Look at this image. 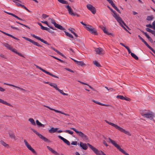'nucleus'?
<instances>
[{"label": "nucleus", "instance_id": "nucleus-54", "mask_svg": "<svg viewBox=\"0 0 155 155\" xmlns=\"http://www.w3.org/2000/svg\"><path fill=\"white\" fill-rule=\"evenodd\" d=\"M13 52H14V53H16V54H18L19 56H20L23 57V55L21 53H19L17 51H15V49H14V51Z\"/></svg>", "mask_w": 155, "mask_h": 155}, {"label": "nucleus", "instance_id": "nucleus-5", "mask_svg": "<svg viewBox=\"0 0 155 155\" xmlns=\"http://www.w3.org/2000/svg\"><path fill=\"white\" fill-rule=\"evenodd\" d=\"M31 130L36 135H37L42 140H43L44 141L47 142H50V141L48 139L44 137L41 134H40L37 131L35 130L34 129L32 128L31 129Z\"/></svg>", "mask_w": 155, "mask_h": 155}, {"label": "nucleus", "instance_id": "nucleus-33", "mask_svg": "<svg viewBox=\"0 0 155 155\" xmlns=\"http://www.w3.org/2000/svg\"><path fill=\"white\" fill-rule=\"evenodd\" d=\"M57 90L61 94L63 95L66 96H68V94L64 93L62 90L59 89L58 88L57 89Z\"/></svg>", "mask_w": 155, "mask_h": 155}, {"label": "nucleus", "instance_id": "nucleus-50", "mask_svg": "<svg viewBox=\"0 0 155 155\" xmlns=\"http://www.w3.org/2000/svg\"><path fill=\"white\" fill-rule=\"evenodd\" d=\"M42 17L44 19H45L48 17V16L46 14H43L42 15Z\"/></svg>", "mask_w": 155, "mask_h": 155}, {"label": "nucleus", "instance_id": "nucleus-61", "mask_svg": "<svg viewBox=\"0 0 155 155\" xmlns=\"http://www.w3.org/2000/svg\"><path fill=\"white\" fill-rule=\"evenodd\" d=\"M152 26L153 27V29L155 30V21L153 22Z\"/></svg>", "mask_w": 155, "mask_h": 155}, {"label": "nucleus", "instance_id": "nucleus-18", "mask_svg": "<svg viewBox=\"0 0 155 155\" xmlns=\"http://www.w3.org/2000/svg\"><path fill=\"white\" fill-rule=\"evenodd\" d=\"M3 45L6 47L8 49L12 51H14V49L10 45L6 43H4L3 44Z\"/></svg>", "mask_w": 155, "mask_h": 155}, {"label": "nucleus", "instance_id": "nucleus-55", "mask_svg": "<svg viewBox=\"0 0 155 155\" xmlns=\"http://www.w3.org/2000/svg\"><path fill=\"white\" fill-rule=\"evenodd\" d=\"M68 30L70 31L72 34H73V33H74V31H75V30L74 28H69L68 29Z\"/></svg>", "mask_w": 155, "mask_h": 155}, {"label": "nucleus", "instance_id": "nucleus-59", "mask_svg": "<svg viewBox=\"0 0 155 155\" xmlns=\"http://www.w3.org/2000/svg\"><path fill=\"white\" fill-rule=\"evenodd\" d=\"M146 26L147 27L153 28V27L152 25L150 24L147 25Z\"/></svg>", "mask_w": 155, "mask_h": 155}, {"label": "nucleus", "instance_id": "nucleus-56", "mask_svg": "<svg viewBox=\"0 0 155 155\" xmlns=\"http://www.w3.org/2000/svg\"><path fill=\"white\" fill-rule=\"evenodd\" d=\"M52 86L54 88H55V89L56 90L58 88V87H57V84L55 83H54L52 85Z\"/></svg>", "mask_w": 155, "mask_h": 155}, {"label": "nucleus", "instance_id": "nucleus-15", "mask_svg": "<svg viewBox=\"0 0 155 155\" xmlns=\"http://www.w3.org/2000/svg\"><path fill=\"white\" fill-rule=\"evenodd\" d=\"M154 116V114L153 113L148 111L147 114L144 117L149 118L150 120H152Z\"/></svg>", "mask_w": 155, "mask_h": 155}, {"label": "nucleus", "instance_id": "nucleus-57", "mask_svg": "<svg viewBox=\"0 0 155 155\" xmlns=\"http://www.w3.org/2000/svg\"><path fill=\"white\" fill-rule=\"evenodd\" d=\"M77 144V142L76 141H72L71 143V144L74 145H76Z\"/></svg>", "mask_w": 155, "mask_h": 155}, {"label": "nucleus", "instance_id": "nucleus-20", "mask_svg": "<svg viewBox=\"0 0 155 155\" xmlns=\"http://www.w3.org/2000/svg\"><path fill=\"white\" fill-rule=\"evenodd\" d=\"M120 24V25L121 26V27L130 33L129 31L124 26L123 24L125 26H126L128 29H129V28L126 25L125 23L124 22V21L122 20V22H118Z\"/></svg>", "mask_w": 155, "mask_h": 155}, {"label": "nucleus", "instance_id": "nucleus-10", "mask_svg": "<svg viewBox=\"0 0 155 155\" xmlns=\"http://www.w3.org/2000/svg\"><path fill=\"white\" fill-rule=\"evenodd\" d=\"M87 8L93 14H95L96 12L95 8L90 4H87Z\"/></svg>", "mask_w": 155, "mask_h": 155}, {"label": "nucleus", "instance_id": "nucleus-43", "mask_svg": "<svg viewBox=\"0 0 155 155\" xmlns=\"http://www.w3.org/2000/svg\"><path fill=\"white\" fill-rule=\"evenodd\" d=\"M153 18V17L152 16H149L147 17V20L148 21H150L152 20Z\"/></svg>", "mask_w": 155, "mask_h": 155}, {"label": "nucleus", "instance_id": "nucleus-21", "mask_svg": "<svg viewBox=\"0 0 155 155\" xmlns=\"http://www.w3.org/2000/svg\"><path fill=\"white\" fill-rule=\"evenodd\" d=\"M11 139H13L15 140H17V138L15 135V133L13 132H9L8 133Z\"/></svg>", "mask_w": 155, "mask_h": 155}, {"label": "nucleus", "instance_id": "nucleus-63", "mask_svg": "<svg viewBox=\"0 0 155 155\" xmlns=\"http://www.w3.org/2000/svg\"><path fill=\"white\" fill-rule=\"evenodd\" d=\"M50 48L53 49L54 51H55L57 53V52L58 51L56 49L52 47H50Z\"/></svg>", "mask_w": 155, "mask_h": 155}, {"label": "nucleus", "instance_id": "nucleus-52", "mask_svg": "<svg viewBox=\"0 0 155 155\" xmlns=\"http://www.w3.org/2000/svg\"><path fill=\"white\" fill-rule=\"evenodd\" d=\"M22 7L24 8V9H25L27 11H28L29 12H30V11H29V10H28L26 7L24 5H21V6Z\"/></svg>", "mask_w": 155, "mask_h": 155}, {"label": "nucleus", "instance_id": "nucleus-22", "mask_svg": "<svg viewBox=\"0 0 155 155\" xmlns=\"http://www.w3.org/2000/svg\"><path fill=\"white\" fill-rule=\"evenodd\" d=\"M141 31L145 35V36L147 37V38L148 39V40L152 42L153 41L149 36L147 34V33L146 32H145L143 31Z\"/></svg>", "mask_w": 155, "mask_h": 155}, {"label": "nucleus", "instance_id": "nucleus-7", "mask_svg": "<svg viewBox=\"0 0 155 155\" xmlns=\"http://www.w3.org/2000/svg\"><path fill=\"white\" fill-rule=\"evenodd\" d=\"M36 67V68H37L40 70H41V71H42L43 72H44L46 74H48V75H49L53 77H54V78H58V77L57 76H56V75H54V74L50 73L49 72L46 71L45 70L42 69V68H41V67H39V66L37 65H35Z\"/></svg>", "mask_w": 155, "mask_h": 155}, {"label": "nucleus", "instance_id": "nucleus-26", "mask_svg": "<svg viewBox=\"0 0 155 155\" xmlns=\"http://www.w3.org/2000/svg\"><path fill=\"white\" fill-rule=\"evenodd\" d=\"M0 103L10 107L12 106V105L11 104L1 99H0Z\"/></svg>", "mask_w": 155, "mask_h": 155}, {"label": "nucleus", "instance_id": "nucleus-8", "mask_svg": "<svg viewBox=\"0 0 155 155\" xmlns=\"http://www.w3.org/2000/svg\"><path fill=\"white\" fill-rule=\"evenodd\" d=\"M112 12H113V13L112 14V15L117 20V21L118 22H122V19L120 17L119 15L117 14L116 12L114 10H113V11H112Z\"/></svg>", "mask_w": 155, "mask_h": 155}, {"label": "nucleus", "instance_id": "nucleus-60", "mask_svg": "<svg viewBox=\"0 0 155 155\" xmlns=\"http://www.w3.org/2000/svg\"><path fill=\"white\" fill-rule=\"evenodd\" d=\"M65 70L70 71V72H74V71H72V70L70 69H69L68 68H65Z\"/></svg>", "mask_w": 155, "mask_h": 155}, {"label": "nucleus", "instance_id": "nucleus-46", "mask_svg": "<svg viewBox=\"0 0 155 155\" xmlns=\"http://www.w3.org/2000/svg\"><path fill=\"white\" fill-rule=\"evenodd\" d=\"M44 107H47V108H48V109H49L50 110L54 111L56 112V111L57 110H55V109H54L51 108L50 107H49V106H46V105H44Z\"/></svg>", "mask_w": 155, "mask_h": 155}, {"label": "nucleus", "instance_id": "nucleus-24", "mask_svg": "<svg viewBox=\"0 0 155 155\" xmlns=\"http://www.w3.org/2000/svg\"><path fill=\"white\" fill-rule=\"evenodd\" d=\"M91 101H92L97 104H98L99 105H101V106H108V105H107V104H102V103H101L100 102H99L98 101H96L95 100H91Z\"/></svg>", "mask_w": 155, "mask_h": 155}, {"label": "nucleus", "instance_id": "nucleus-17", "mask_svg": "<svg viewBox=\"0 0 155 155\" xmlns=\"http://www.w3.org/2000/svg\"><path fill=\"white\" fill-rule=\"evenodd\" d=\"M79 145L84 150H86L88 148V147L87 146V145H88L87 143L86 144L81 142H80Z\"/></svg>", "mask_w": 155, "mask_h": 155}, {"label": "nucleus", "instance_id": "nucleus-64", "mask_svg": "<svg viewBox=\"0 0 155 155\" xmlns=\"http://www.w3.org/2000/svg\"><path fill=\"white\" fill-rule=\"evenodd\" d=\"M0 56L3 58H5V59L6 58L5 56L3 54H0Z\"/></svg>", "mask_w": 155, "mask_h": 155}, {"label": "nucleus", "instance_id": "nucleus-41", "mask_svg": "<svg viewBox=\"0 0 155 155\" xmlns=\"http://www.w3.org/2000/svg\"><path fill=\"white\" fill-rule=\"evenodd\" d=\"M13 2H14V3H15L16 5L18 6H21V4H20L19 2H18L16 0H15V1H13ZM20 3H21V2Z\"/></svg>", "mask_w": 155, "mask_h": 155}, {"label": "nucleus", "instance_id": "nucleus-23", "mask_svg": "<svg viewBox=\"0 0 155 155\" xmlns=\"http://www.w3.org/2000/svg\"><path fill=\"white\" fill-rule=\"evenodd\" d=\"M4 84H5V85H6L10 86H12V87H16V88H18L19 89H20V90H21L22 91H25V90L24 89H23L22 88H21V87H18V86H17L13 85H12V84H7V83H4Z\"/></svg>", "mask_w": 155, "mask_h": 155}, {"label": "nucleus", "instance_id": "nucleus-6", "mask_svg": "<svg viewBox=\"0 0 155 155\" xmlns=\"http://www.w3.org/2000/svg\"><path fill=\"white\" fill-rule=\"evenodd\" d=\"M84 27L87 31H89L91 34H93L95 35H97L96 31L95 29L94 28L91 26L87 25Z\"/></svg>", "mask_w": 155, "mask_h": 155}, {"label": "nucleus", "instance_id": "nucleus-58", "mask_svg": "<svg viewBox=\"0 0 155 155\" xmlns=\"http://www.w3.org/2000/svg\"><path fill=\"white\" fill-rule=\"evenodd\" d=\"M110 5H112V6L114 8L116 7V6L115 5V4L112 1L111 3H110Z\"/></svg>", "mask_w": 155, "mask_h": 155}, {"label": "nucleus", "instance_id": "nucleus-2", "mask_svg": "<svg viewBox=\"0 0 155 155\" xmlns=\"http://www.w3.org/2000/svg\"><path fill=\"white\" fill-rule=\"evenodd\" d=\"M109 140H107V141L109 143H111L113 145H114L116 148H117V149H118L120 152L123 153V154H124L125 155H129V154L127 153L125 151H124L123 149H121L120 146L117 144L115 142L111 139L109 137L108 138Z\"/></svg>", "mask_w": 155, "mask_h": 155}, {"label": "nucleus", "instance_id": "nucleus-9", "mask_svg": "<svg viewBox=\"0 0 155 155\" xmlns=\"http://www.w3.org/2000/svg\"><path fill=\"white\" fill-rule=\"evenodd\" d=\"M24 142L25 143V145L29 150L31 151L34 154H37L36 152L35 151L34 149L31 147V146L28 143L27 141L25 140H24Z\"/></svg>", "mask_w": 155, "mask_h": 155}, {"label": "nucleus", "instance_id": "nucleus-51", "mask_svg": "<svg viewBox=\"0 0 155 155\" xmlns=\"http://www.w3.org/2000/svg\"><path fill=\"white\" fill-rule=\"evenodd\" d=\"M9 26L10 27L12 28L13 29H15V30H19V29L18 28H17V27H14L12 25H10Z\"/></svg>", "mask_w": 155, "mask_h": 155}, {"label": "nucleus", "instance_id": "nucleus-13", "mask_svg": "<svg viewBox=\"0 0 155 155\" xmlns=\"http://www.w3.org/2000/svg\"><path fill=\"white\" fill-rule=\"evenodd\" d=\"M31 35L33 37L35 38L36 39L39 40H40L41 42L43 43H44L46 45H49V43L47 41L44 40L42 39H41L39 37L35 35L34 34H31Z\"/></svg>", "mask_w": 155, "mask_h": 155}, {"label": "nucleus", "instance_id": "nucleus-1", "mask_svg": "<svg viewBox=\"0 0 155 155\" xmlns=\"http://www.w3.org/2000/svg\"><path fill=\"white\" fill-rule=\"evenodd\" d=\"M105 122H106L108 124H109L111 125L113 127H114L116 129L118 130H119L120 131L128 135L129 136L131 135V134L129 132V131L126 130L125 129H123V128L121 127H120L118 126L117 125L114 124L113 123L110 122H108L107 120H105Z\"/></svg>", "mask_w": 155, "mask_h": 155}, {"label": "nucleus", "instance_id": "nucleus-62", "mask_svg": "<svg viewBox=\"0 0 155 155\" xmlns=\"http://www.w3.org/2000/svg\"><path fill=\"white\" fill-rule=\"evenodd\" d=\"M5 91V89L2 87L0 86V91L4 92Z\"/></svg>", "mask_w": 155, "mask_h": 155}, {"label": "nucleus", "instance_id": "nucleus-12", "mask_svg": "<svg viewBox=\"0 0 155 155\" xmlns=\"http://www.w3.org/2000/svg\"><path fill=\"white\" fill-rule=\"evenodd\" d=\"M22 37L23 38H24L26 40L29 41V42H31L32 44H33V45H34L36 46H38V47H41V46L40 45L38 42L35 41H34L31 40L30 38H26L25 37Z\"/></svg>", "mask_w": 155, "mask_h": 155}, {"label": "nucleus", "instance_id": "nucleus-28", "mask_svg": "<svg viewBox=\"0 0 155 155\" xmlns=\"http://www.w3.org/2000/svg\"><path fill=\"white\" fill-rule=\"evenodd\" d=\"M36 124L39 127H44L45 125L42 124L38 120H37L36 121Z\"/></svg>", "mask_w": 155, "mask_h": 155}, {"label": "nucleus", "instance_id": "nucleus-32", "mask_svg": "<svg viewBox=\"0 0 155 155\" xmlns=\"http://www.w3.org/2000/svg\"><path fill=\"white\" fill-rule=\"evenodd\" d=\"M29 121L33 125H35L36 124L34 120L32 118H30L28 119Z\"/></svg>", "mask_w": 155, "mask_h": 155}, {"label": "nucleus", "instance_id": "nucleus-4", "mask_svg": "<svg viewBox=\"0 0 155 155\" xmlns=\"http://www.w3.org/2000/svg\"><path fill=\"white\" fill-rule=\"evenodd\" d=\"M87 144L90 148L95 153L96 155H106V154L102 151L99 150L89 143H87Z\"/></svg>", "mask_w": 155, "mask_h": 155}, {"label": "nucleus", "instance_id": "nucleus-38", "mask_svg": "<svg viewBox=\"0 0 155 155\" xmlns=\"http://www.w3.org/2000/svg\"><path fill=\"white\" fill-rule=\"evenodd\" d=\"M93 63L97 67H101L100 64L96 61H94L93 62Z\"/></svg>", "mask_w": 155, "mask_h": 155}, {"label": "nucleus", "instance_id": "nucleus-34", "mask_svg": "<svg viewBox=\"0 0 155 155\" xmlns=\"http://www.w3.org/2000/svg\"><path fill=\"white\" fill-rule=\"evenodd\" d=\"M64 32L65 33V35L66 36H67L71 38H73V37L71 34L69 33H68L66 31H64Z\"/></svg>", "mask_w": 155, "mask_h": 155}, {"label": "nucleus", "instance_id": "nucleus-37", "mask_svg": "<svg viewBox=\"0 0 155 155\" xmlns=\"http://www.w3.org/2000/svg\"><path fill=\"white\" fill-rule=\"evenodd\" d=\"M77 64L79 65H80L81 66L84 65H85V64L82 61H78Z\"/></svg>", "mask_w": 155, "mask_h": 155}, {"label": "nucleus", "instance_id": "nucleus-40", "mask_svg": "<svg viewBox=\"0 0 155 155\" xmlns=\"http://www.w3.org/2000/svg\"><path fill=\"white\" fill-rule=\"evenodd\" d=\"M44 30L47 31L51 33H54V32L53 31L51 30L49 28H48L47 27H45Z\"/></svg>", "mask_w": 155, "mask_h": 155}, {"label": "nucleus", "instance_id": "nucleus-29", "mask_svg": "<svg viewBox=\"0 0 155 155\" xmlns=\"http://www.w3.org/2000/svg\"><path fill=\"white\" fill-rule=\"evenodd\" d=\"M54 26L56 28L59 29H60L61 30H64V29L63 27L62 26H61L60 25H59L57 24Z\"/></svg>", "mask_w": 155, "mask_h": 155}, {"label": "nucleus", "instance_id": "nucleus-47", "mask_svg": "<svg viewBox=\"0 0 155 155\" xmlns=\"http://www.w3.org/2000/svg\"><path fill=\"white\" fill-rule=\"evenodd\" d=\"M149 49L155 54V51L149 45L147 46Z\"/></svg>", "mask_w": 155, "mask_h": 155}, {"label": "nucleus", "instance_id": "nucleus-35", "mask_svg": "<svg viewBox=\"0 0 155 155\" xmlns=\"http://www.w3.org/2000/svg\"><path fill=\"white\" fill-rule=\"evenodd\" d=\"M131 55L136 60H138V57L134 54L133 53H131Z\"/></svg>", "mask_w": 155, "mask_h": 155}, {"label": "nucleus", "instance_id": "nucleus-48", "mask_svg": "<svg viewBox=\"0 0 155 155\" xmlns=\"http://www.w3.org/2000/svg\"><path fill=\"white\" fill-rule=\"evenodd\" d=\"M38 24L41 27V29L42 30H44L45 27L43 26L42 24L39 22L38 23Z\"/></svg>", "mask_w": 155, "mask_h": 155}, {"label": "nucleus", "instance_id": "nucleus-19", "mask_svg": "<svg viewBox=\"0 0 155 155\" xmlns=\"http://www.w3.org/2000/svg\"><path fill=\"white\" fill-rule=\"evenodd\" d=\"M58 137L59 138H60V139L61 140L63 141H64V142L67 145H69V146L70 145V143L68 140L67 139L64 138H63L61 136H59V135L58 136Z\"/></svg>", "mask_w": 155, "mask_h": 155}, {"label": "nucleus", "instance_id": "nucleus-16", "mask_svg": "<svg viewBox=\"0 0 155 155\" xmlns=\"http://www.w3.org/2000/svg\"><path fill=\"white\" fill-rule=\"evenodd\" d=\"M47 148L51 152L53 153L55 155H61V154H60L59 153H58L57 152L51 148L49 146H47Z\"/></svg>", "mask_w": 155, "mask_h": 155}, {"label": "nucleus", "instance_id": "nucleus-49", "mask_svg": "<svg viewBox=\"0 0 155 155\" xmlns=\"http://www.w3.org/2000/svg\"><path fill=\"white\" fill-rule=\"evenodd\" d=\"M146 30L147 32H150L151 33H152V32L153 31V30H151V29H150V28H146Z\"/></svg>", "mask_w": 155, "mask_h": 155}, {"label": "nucleus", "instance_id": "nucleus-53", "mask_svg": "<svg viewBox=\"0 0 155 155\" xmlns=\"http://www.w3.org/2000/svg\"><path fill=\"white\" fill-rule=\"evenodd\" d=\"M41 22L43 23L46 24L48 27H49L50 26V25L48 24L47 21H41Z\"/></svg>", "mask_w": 155, "mask_h": 155}, {"label": "nucleus", "instance_id": "nucleus-31", "mask_svg": "<svg viewBox=\"0 0 155 155\" xmlns=\"http://www.w3.org/2000/svg\"><path fill=\"white\" fill-rule=\"evenodd\" d=\"M0 143L5 147H8L9 146L8 144H6L5 142H4L2 140H1L0 141Z\"/></svg>", "mask_w": 155, "mask_h": 155}, {"label": "nucleus", "instance_id": "nucleus-30", "mask_svg": "<svg viewBox=\"0 0 155 155\" xmlns=\"http://www.w3.org/2000/svg\"><path fill=\"white\" fill-rule=\"evenodd\" d=\"M138 37L147 46L148 44L147 43V42L140 36V35H138Z\"/></svg>", "mask_w": 155, "mask_h": 155}, {"label": "nucleus", "instance_id": "nucleus-27", "mask_svg": "<svg viewBox=\"0 0 155 155\" xmlns=\"http://www.w3.org/2000/svg\"><path fill=\"white\" fill-rule=\"evenodd\" d=\"M148 112L146 110H144L140 111V113L142 116L144 117Z\"/></svg>", "mask_w": 155, "mask_h": 155}, {"label": "nucleus", "instance_id": "nucleus-14", "mask_svg": "<svg viewBox=\"0 0 155 155\" xmlns=\"http://www.w3.org/2000/svg\"><path fill=\"white\" fill-rule=\"evenodd\" d=\"M95 51L97 54L101 55L103 54L104 53V51L103 49L100 47L96 48Z\"/></svg>", "mask_w": 155, "mask_h": 155}, {"label": "nucleus", "instance_id": "nucleus-44", "mask_svg": "<svg viewBox=\"0 0 155 155\" xmlns=\"http://www.w3.org/2000/svg\"><path fill=\"white\" fill-rule=\"evenodd\" d=\"M64 132L68 133V134L71 135H72L73 134V132L72 131L69 130H65L64 131Z\"/></svg>", "mask_w": 155, "mask_h": 155}, {"label": "nucleus", "instance_id": "nucleus-42", "mask_svg": "<svg viewBox=\"0 0 155 155\" xmlns=\"http://www.w3.org/2000/svg\"><path fill=\"white\" fill-rule=\"evenodd\" d=\"M116 98L122 100H124V97L122 95H117V96Z\"/></svg>", "mask_w": 155, "mask_h": 155}, {"label": "nucleus", "instance_id": "nucleus-45", "mask_svg": "<svg viewBox=\"0 0 155 155\" xmlns=\"http://www.w3.org/2000/svg\"><path fill=\"white\" fill-rule=\"evenodd\" d=\"M51 20V23L53 24L55 26L57 23L55 22V20L53 19L49 18Z\"/></svg>", "mask_w": 155, "mask_h": 155}, {"label": "nucleus", "instance_id": "nucleus-36", "mask_svg": "<svg viewBox=\"0 0 155 155\" xmlns=\"http://www.w3.org/2000/svg\"><path fill=\"white\" fill-rule=\"evenodd\" d=\"M58 1L60 3L63 4H68V2L64 0H58Z\"/></svg>", "mask_w": 155, "mask_h": 155}, {"label": "nucleus", "instance_id": "nucleus-25", "mask_svg": "<svg viewBox=\"0 0 155 155\" xmlns=\"http://www.w3.org/2000/svg\"><path fill=\"white\" fill-rule=\"evenodd\" d=\"M58 129V128H54V127H52L49 130V132L50 133H54L57 131Z\"/></svg>", "mask_w": 155, "mask_h": 155}, {"label": "nucleus", "instance_id": "nucleus-39", "mask_svg": "<svg viewBox=\"0 0 155 155\" xmlns=\"http://www.w3.org/2000/svg\"><path fill=\"white\" fill-rule=\"evenodd\" d=\"M56 112L60 113L61 114H64L65 116H69V114H66L64 112H62L61 111H58L57 110V111H56Z\"/></svg>", "mask_w": 155, "mask_h": 155}, {"label": "nucleus", "instance_id": "nucleus-3", "mask_svg": "<svg viewBox=\"0 0 155 155\" xmlns=\"http://www.w3.org/2000/svg\"><path fill=\"white\" fill-rule=\"evenodd\" d=\"M70 129L74 131L80 137H81L85 141H87L88 140V138L87 136L81 131H78L75 128L73 127L71 128Z\"/></svg>", "mask_w": 155, "mask_h": 155}, {"label": "nucleus", "instance_id": "nucleus-11", "mask_svg": "<svg viewBox=\"0 0 155 155\" xmlns=\"http://www.w3.org/2000/svg\"><path fill=\"white\" fill-rule=\"evenodd\" d=\"M65 7L67 9L69 14L71 16H76V13L74 12L72 9L69 5L65 6Z\"/></svg>", "mask_w": 155, "mask_h": 155}]
</instances>
